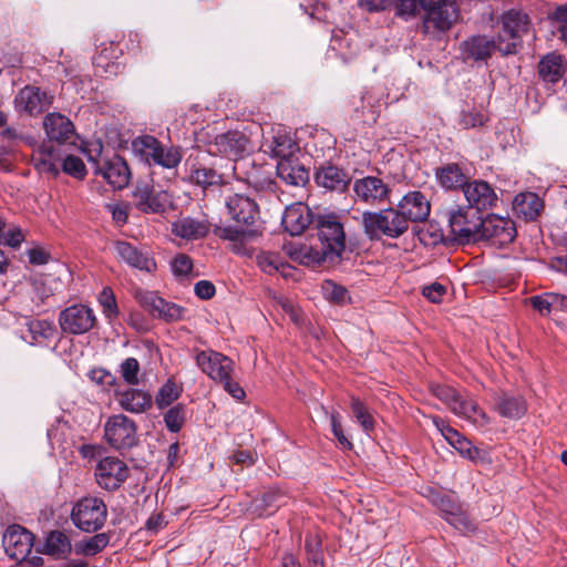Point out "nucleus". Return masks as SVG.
<instances>
[{"mask_svg":"<svg viewBox=\"0 0 567 567\" xmlns=\"http://www.w3.org/2000/svg\"><path fill=\"white\" fill-rule=\"evenodd\" d=\"M395 16L403 20L415 17L419 6L424 11L422 29L425 34L445 32L458 19V10L451 0H394Z\"/></svg>","mask_w":567,"mask_h":567,"instance_id":"1","label":"nucleus"},{"mask_svg":"<svg viewBox=\"0 0 567 567\" xmlns=\"http://www.w3.org/2000/svg\"><path fill=\"white\" fill-rule=\"evenodd\" d=\"M433 394L445 403L457 416L467 420L476 426L483 427L489 424V417L480 409L477 402L467 393L456 389L437 384L432 388Z\"/></svg>","mask_w":567,"mask_h":567,"instance_id":"2","label":"nucleus"},{"mask_svg":"<svg viewBox=\"0 0 567 567\" xmlns=\"http://www.w3.org/2000/svg\"><path fill=\"white\" fill-rule=\"evenodd\" d=\"M364 234L371 239L399 238L408 229V223L398 208H385L379 212H364L362 214Z\"/></svg>","mask_w":567,"mask_h":567,"instance_id":"3","label":"nucleus"},{"mask_svg":"<svg viewBox=\"0 0 567 567\" xmlns=\"http://www.w3.org/2000/svg\"><path fill=\"white\" fill-rule=\"evenodd\" d=\"M499 23L502 30L497 35V50L503 55L516 53L520 38L528 30V16L520 10L511 9L501 16Z\"/></svg>","mask_w":567,"mask_h":567,"instance_id":"4","label":"nucleus"},{"mask_svg":"<svg viewBox=\"0 0 567 567\" xmlns=\"http://www.w3.org/2000/svg\"><path fill=\"white\" fill-rule=\"evenodd\" d=\"M318 238L321 247L318 248L324 262L339 258L346 247L343 226L336 215L320 216L317 224Z\"/></svg>","mask_w":567,"mask_h":567,"instance_id":"5","label":"nucleus"},{"mask_svg":"<svg viewBox=\"0 0 567 567\" xmlns=\"http://www.w3.org/2000/svg\"><path fill=\"white\" fill-rule=\"evenodd\" d=\"M107 517V508L103 499L87 496L75 503L71 512L73 524L83 532L94 533L101 529Z\"/></svg>","mask_w":567,"mask_h":567,"instance_id":"6","label":"nucleus"},{"mask_svg":"<svg viewBox=\"0 0 567 567\" xmlns=\"http://www.w3.org/2000/svg\"><path fill=\"white\" fill-rule=\"evenodd\" d=\"M104 439L115 450L131 449L137 443V425L124 414L111 415L104 424Z\"/></svg>","mask_w":567,"mask_h":567,"instance_id":"7","label":"nucleus"},{"mask_svg":"<svg viewBox=\"0 0 567 567\" xmlns=\"http://www.w3.org/2000/svg\"><path fill=\"white\" fill-rule=\"evenodd\" d=\"M355 203L369 206H382L390 202L391 187L378 176L357 178L352 184Z\"/></svg>","mask_w":567,"mask_h":567,"instance_id":"8","label":"nucleus"},{"mask_svg":"<svg viewBox=\"0 0 567 567\" xmlns=\"http://www.w3.org/2000/svg\"><path fill=\"white\" fill-rule=\"evenodd\" d=\"M89 161L94 164V174L101 175L113 188L123 189L128 185L131 169L120 155L105 156L101 161L90 155Z\"/></svg>","mask_w":567,"mask_h":567,"instance_id":"9","label":"nucleus"},{"mask_svg":"<svg viewBox=\"0 0 567 567\" xmlns=\"http://www.w3.org/2000/svg\"><path fill=\"white\" fill-rule=\"evenodd\" d=\"M212 223L206 214L196 216L179 215L171 223V234L185 243H193L207 237Z\"/></svg>","mask_w":567,"mask_h":567,"instance_id":"10","label":"nucleus"},{"mask_svg":"<svg viewBox=\"0 0 567 567\" xmlns=\"http://www.w3.org/2000/svg\"><path fill=\"white\" fill-rule=\"evenodd\" d=\"M135 299L153 317L161 318L167 322L178 321L183 318L185 309L176 303L168 302L155 291L136 289Z\"/></svg>","mask_w":567,"mask_h":567,"instance_id":"11","label":"nucleus"},{"mask_svg":"<svg viewBox=\"0 0 567 567\" xmlns=\"http://www.w3.org/2000/svg\"><path fill=\"white\" fill-rule=\"evenodd\" d=\"M94 311L85 305H72L59 315L61 330L68 334H83L95 324Z\"/></svg>","mask_w":567,"mask_h":567,"instance_id":"12","label":"nucleus"},{"mask_svg":"<svg viewBox=\"0 0 567 567\" xmlns=\"http://www.w3.org/2000/svg\"><path fill=\"white\" fill-rule=\"evenodd\" d=\"M470 209L477 213L497 207L499 202L495 188L483 179L468 181L462 189Z\"/></svg>","mask_w":567,"mask_h":567,"instance_id":"13","label":"nucleus"},{"mask_svg":"<svg viewBox=\"0 0 567 567\" xmlns=\"http://www.w3.org/2000/svg\"><path fill=\"white\" fill-rule=\"evenodd\" d=\"M482 215L468 207H457L450 213V227L454 236L462 240H478Z\"/></svg>","mask_w":567,"mask_h":567,"instance_id":"14","label":"nucleus"},{"mask_svg":"<svg viewBox=\"0 0 567 567\" xmlns=\"http://www.w3.org/2000/svg\"><path fill=\"white\" fill-rule=\"evenodd\" d=\"M516 236V228L513 220L498 215H488L482 218V226L478 239H486L497 246L511 244Z\"/></svg>","mask_w":567,"mask_h":567,"instance_id":"15","label":"nucleus"},{"mask_svg":"<svg viewBox=\"0 0 567 567\" xmlns=\"http://www.w3.org/2000/svg\"><path fill=\"white\" fill-rule=\"evenodd\" d=\"M33 540L32 533L20 525L9 526L2 536L6 554L17 561H22L30 555Z\"/></svg>","mask_w":567,"mask_h":567,"instance_id":"16","label":"nucleus"},{"mask_svg":"<svg viewBox=\"0 0 567 567\" xmlns=\"http://www.w3.org/2000/svg\"><path fill=\"white\" fill-rule=\"evenodd\" d=\"M225 207L233 221L246 227H252L259 217L258 205L244 194L235 193L226 196Z\"/></svg>","mask_w":567,"mask_h":567,"instance_id":"17","label":"nucleus"},{"mask_svg":"<svg viewBox=\"0 0 567 567\" xmlns=\"http://www.w3.org/2000/svg\"><path fill=\"white\" fill-rule=\"evenodd\" d=\"M97 484L107 491L118 488L128 476V467L126 464L114 456L102 458L95 468Z\"/></svg>","mask_w":567,"mask_h":567,"instance_id":"18","label":"nucleus"},{"mask_svg":"<svg viewBox=\"0 0 567 567\" xmlns=\"http://www.w3.org/2000/svg\"><path fill=\"white\" fill-rule=\"evenodd\" d=\"M196 363L204 373L218 383L227 380V377L233 375L234 372L233 360L213 350L197 353Z\"/></svg>","mask_w":567,"mask_h":567,"instance_id":"19","label":"nucleus"},{"mask_svg":"<svg viewBox=\"0 0 567 567\" xmlns=\"http://www.w3.org/2000/svg\"><path fill=\"white\" fill-rule=\"evenodd\" d=\"M114 398L122 410L133 414L145 413L153 404V398L147 391L132 385L127 388L116 385Z\"/></svg>","mask_w":567,"mask_h":567,"instance_id":"20","label":"nucleus"},{"mask_svg":"<svg viewBox=\"0 0 567 567\" xmlns=\"http://www.w3.org/2000/svg\"><path fill=\"white\" fill-rule=\"evenodd\" d=\"M53 102V96L33 85H27L14 97L16 109L30 115L47 111Z\"/></svg>","mask_w":567,"mask_h":567,"instance_id":"21","label":"nucleus"},{"mask_svg":"<svg viewBox=\"0 0 567 567\" xmlns=\"http://www.w3.org/2000/svg\"><path fill=\"white\" fill-rule=\"evenodd\" d=\"M261 148L265 153L270 154L278 161L293 157L299 151V146L292 138L290 132L282 126L271 130L270 137H265Z\"/></svg>","mask_w":567,"mask_h":567,"instance_id":"22","label":"nucleus"},{"mask_svg":"<svg viewBox=\"0 0 567 567\" xmlns=\"http://www.w3.org/2000/svg\"><path fill=\"white\" fill-rule=\"evenodd\" d=\"M21 339L31 346H43L51 340L56 328L53 321L48 319H35L28 316L20 317Z\"/></svg>","mask_w":567,"mask_h":567,"instance_id":"23","label":"nucleus"},{"mask_svg":"<svg viewBox=\"0 0 567 567\" xmlns=\"http://www.w3.org/2000/svg\"><path fill=\"white\" fill-rule=\"evenodd\" d=\"M43 127L48 143H56L59 146L72 143L75 138L74 124L60 113H49L43 120Z\"/></svg>","mask_w":567,"mask_h":567,"instance_id":"24","label":"nucleus"},{"mask_svg":"<svg viewBox=\"0 0 567 567\" xmlns=\"http://www.w3.org/2000/svg\"><path fill=\"white\" fill-rule=\"evenodd\" d=\"M114 252L120 260L141 271L152 274L157 268L154 258L128 241L117 240Z\"/></svg>","mask_w":567,"mask_h":567,"instance_id":"25","label":"nucleus"},{"mask_svg":"<svg viewBox=\"0 0 567 567\" xmlns=\"http://www.w3.org/2000/svg\"><path fill=\"white\" fill-rule=\"evenodd\" d=\"M398 210L409 225L410 221L425 220L430 215L431 205L423 193L413 190L403 196Z\"/></svg>","mask_w":567,"mask_h":567,"instance_id":"26","label":"nucleus"},{"mask_svg":"<svg viewBox=\"0 0 567 567\" xmlns=\"http://www.w3.org/2000/svg\"><path fill=\"white\" fill-rule=\"evenodd\" d=\"M62 161V153L59 146L43 142L37 150L33 151L32 162L35 169L41 174H49L53 177L60 173V163Z\"/></svg>","mask_w":567,"mask_h":567,"instance_id":"27","label":"nucleus"},{"mask_svg":"<svg viewBox=\"0 0 567 567\" xmlns=\"http://www.w3.org/2000/svg\"><path fill=\"white\" fill-rule=\"evenodd\" d=\"M497 49V40L486 35H472L461 43V54L465 61L486 62Z\"/></svg>","mask_w":567,"mask_h":567,"instance_id":"28","label":"nucleus"},{"mask_svg":"<svg viewBox=\"0 0 567 567\" xmlns=\"http://www.w3.org/2000/svg\"><path fill=\"white\" fill-rule=\"evenodd\" d=\"M311 223L312 213L310 208L302 203L287 206L281 219L285 230L291 236L301 235Z\"/></svg>","mask_w":567,"mask_h":567,"instance_id":"29","label":"nucleus"},{"mask_svg":"<svg viewBox=\"0 0 567 567\" xmlns=\"http://www.w3.org/2000/svg\"><path fill=\"white\" fill-rule=\"evenodd\" d=\"M435 427L441 432L444 439L464 457L468 460H476L480 456V450L475 447L472 442L464 437L458 431L451 427L440 416L432 419Z\"/></svg>","mask_w":567,"mask_h":567,"instance_id":"30","label":"nucleus"},{"mask_svg":"<svg viewBox=\"0 0 567 567\" xmlns=\"http://www.w3.org/2000/svg\"><path fill=\"white\" fill-rule=\"evenodd\" d=\"M247 140L244 134L230 131L219 134L210 144L209 153L220 154L226 157L236 158L246 150Z\"/></svg>","mask_w":567,"mask_h":567,"instance_id":"31","label":"nucleus"},{"mask_svg":"<svg viewBox=\"0 0 567 567\" xmlns=\"http://www.w3.org/2000/svg\"><path fill=\"white\" fill-rule=\"evenodd\" d=\"M135 205L145 214H158L165 210V199L162 193H155L153 187L143 183L137 185L133 193Z\"/></svg>","mask_w":567,"mask_h":567,"instance_id":"32","label":"nucleus"},{"mask_svg":"<svg viewBox=\"0 0 567 567\" xmlns=\"http://www.w3.org/2000/svg\"><path fill=\"white\" fill-rule=\"evenodd\" d=\"M277 175L288 185L303 186L309 181V173L296 156L277 163Z\"/></svg>","mask_w":567,"mask_h":567,"instance_id":"33","label":"nucleus"},{"mask_svg":"<svg viewBox=\"0 0 567 567\" xmlns=\"http://www.w3.org/2000/svg\"><path fill=\"white\" fill-rule=\"evenodd\" d=\"M543 208L542 198L532 192L517 194L513 200V210L525 220H535Z\"/></svg>","mask_w":567,"mask_h":567,"instance_id":"34","label":"nucleus"},{"mask_svg":"<svg viewBox=\"0 0 567 567\" xmlns=\"http://www.w3.org/2000/svg\"><path fill=\"white\" fill-rule=\"evenodd\" d=\"M316 183L329 190L344 192L350 184V178L344 171L336 166H328L316 173Z\"/></svg>","mask_w":567,"mask_h":567,"instance_id":"35","label":"nucleus"},{"mask_svg":"<svg viewBox=\"0 0 567 567\" xmlns=\"http://www.w3.org/2000/svg\"><path fill=\"white\" fill-rule=\"evenodd\" d=\"M564 56L556 52L546 54L538 63V74L544 82L557 83L564 75Z\"/></svg>","mask_w":567,"mask_h":567,"instance_id":"36","label":"nucleus"},{"mask_svg":"<svg viewBox=\"0 0 567 567\" xmlns=\"http://www.w3.org/2000/svg\"><path fill=\"white\" fill-rule=\"evenodd\" d=\"M27 293L32 302V311L41 312L48 300L54 295V290L47 278L34 277L29 282Z\"/></svg>","mask_w":567,"mask_h":567,"instance_id":"37","label":"nucleus"},{"mask_svg":"<svg viewBox=\"0 0 567 567\" xmlns=\"http://www.w3.org/2000/svg\"><path fill=\"white\" fill-rule=\"evenodd\" d=\"M435 176L439 184L445 189H463L464 185L468 182L467 176L456 163H449L436 168Z\"/></svg>","mask_w":567,"mask_h":567,"instance_id":"38","label":"nucleus"},{"mask_svg":"<svg viewBox=\"0 0 567 567\" xmlns=\"http://www.w3.org/2000/svg\"><path fill=\"white\" fill-rule=\"evenodd\" d=\"M496 411L507 419H520L527 412V404L523 396L503 393L496 402Z\"/></svg>","mask_w":567,"mask_h":567,"instance_id":"39","label":"nucleus"},{"mask_svg":"<svg viewBox=\"0 0 567 567\" xmlns=\"http://www.w3.org/2000/svg\"><path fill=\"white\" fill-rule=\"evenodd\" d=\"M286 505V496L277 488H270L260 498L252 502V511L258 516L271 515L279 507Z\"/></svg>","mask_w":567,"mask_h":567,"instance_id":"40","label":"nucleus"},{"mask_svg":"<svg viewBox=\"0 0 567 567\" xmlns=\"http://www.w3.org/2000/svg\"><path fill=\"white\" fill-rule=\"evenodd\" d=\"M284 250L291 260L301 265L310 266L324 262L319 249L311 246L289 244L284 246Z\"/></svg>","mask_w":567,"mask_h":567,"instance_id":"41","label":"nucleus"},{"mask_svg":"<svg viewBox=\"0 0 567 567\" xmlns=\"http://www.w3.org/2000/svg\"><path fill=\"white\" fill-rule=\"evenodd\" d=\"M257 265L259 268L268 274L280 272L284 277L290 275V266L284 260L278 252L261 251L257 255Z\"/></svg>","mask_w":567,"mask_h":567,"instance_id":"42","label":"nucleus"},{"mask_svg":"<svg viewBox=\"0 0 567 567\" xmlns=\"http://www.w3.org/2000/svg\"><path fill=\"white\" fill-rule=\"evenodd\" d=\"M189 181L203 188L221 183L223 177L216 169L202 164H193L189 169Z\"/></svg>","mask_w":567,"mask_h":567,"instance_id":"43","label":"nucleus"},{"mask_svg":"<svg viewBox=\"0 0 567 567\" xmlns=\"http://www.w3.org/2000/svg\"><path fill=\"white\" fill-rule=\"evenodd\" d=\"M213 233L216 237L223 240H229L240 244L251 238L256 234V231L252 230L251 227H246L240 224L227 226L216 225L213 229Z\"/></svg>","mask_w":567,"mask_h":567,"instance_id":"44","label":"nucleus"},{"mask_svg":"<svg viewBox=\"0 0 567 567\" xmlns=\"http://www.w3.org/2000/svg\"><path fill=\"white\" fill-rule=\"evenodd\" d=\"M71 543L68 536L60 532H51L44 543V553L55 558H64L71 553Z\"/></svg>","mask_w":567,"mask_h":567,"instance_id":"45","label":"nucleus"},{"mask_svg":"<svg viewBox=\"0 0 567 567\" xmlns=\"http://www.w3.org/2000/svg\"><path fill=\"white\" fill-rule=\"evenodd\" d=\"M183 158V153L178 146H164L159 143L155 155L152 159V165H158L167 169L176 168Z\"/></svg>","mask_w":567,"mask_h":567,"instance_id":"46","label":"nucleus"},{"mask_svg":"<svg viewBox=\"0 0 567 567\" xmlns=\"http://www.w3.org/2000/svg\"><path fill=\"white\" fill-rule=\"evenodd\" d=\"M159 141L152 135H142L133 140L132 151L147 165H152V159L159 145Z\"/></svg>","mask_w":567,"mask_h":567,"instance_id":"47","label":"nucleus"},{"mask_svg":"<svg viewBox=\"0 0 567 567\" xmlns=\"http://www.w3.org/2000/svg\"><path fill=\"white\" fill-rule=\"evenodd\" d=\"M429 498L441 511L445 520L449 516H455L463 508L453 496L433 489H430Z\"/></svg>","mask_w":567,"mask_h":567,"instance_id":"48","label":"nucleus"},{"mask_svg":"<svg viewBox=\"0 0 567 567\" xmlns=\"http://www.w3.org/2000/svg\"><path fill=\"white\" fill-rule=\"evenodd\" d=\"M321 290L324 299L331 303L346 306L351 302V297L347 288L332 280H324L321 285Z\"/></svg>","mask_w":567,"mask_h":567,"instance_id":"49","label":"nucleus"},{"mask_svg":"<svg viewBox=\"0 0 567 567\" xmlns=\"http://www.w3.org/2000/svg\"><path fill=\"white\" fill-rule=\"evenodd\" d=\"M351 410L364 432L369 433L374 430L375 421L367 405L359 398H351Z\"/></svg>","mask_w":567,"mask_h":567,"instance_id":"50","label":"nucleus"},{"mask_svg":"<svg viewBox=\"0 0 567 567\" xmlns=\"http://www.w3.org/2000/svg\"><path fill=\"white\" fill-rule=\"evenodd\" d=\"M305 550L309 567H324L321 539L318 535H308L306 537Z\"/></svg>","mask_w":567,"mask_h":567,"instance_id":"51","label":"nucleus"},{"mask_svg":"<svg viewBox=\"0 0 567 567\" xmlns=\"http://www.w3.org/2000/svg\"><path fill=\"white\" fill-rule=\"evenodd\" d=\"M181 395V389L173 380H167L158 390L155 403L158 409L169 406Z\"/></svg>","mask_w":567,"mask_h":567,"instance_id":"52","label":"nucleus"},{"mask_svg":"<svg viewBox=\"0 0 567 567\" xmlns=\"http://www.w3.org/2000/svg\"><path fill=\"white\" fill-rule=\"evenodd\" d=\"M140 363L135 358H126L118 368L123 381L127 385L135 386L140 383Z\"/></svg>","mask_w":567,"mask_h":567,"instance_id":"53","label":"nucleus"},{"mask_svg":"<svg viewBox=\"0 0 567 567\" xmlns=\"http://www.w3.org/2000/svg\"><path fill=\"white\" fill-rule=\"evenodd\" d=\"M99 302L102 307L104 316L112 320L118 316V307L115 295L110 287H104L99 295Z\"/></svg>","mask_w":567,"mask_h":567,"instance_id":"54","label":"nucleus"},{"mask_svg":"<svg viewBox=\"0 0 567 567\" xmlns=\"http://www.w3.org/2000/svg\"><path fill=\"white\" fill-rule=\"evenodd\" d=\"M62 171L78 179H83L86 175V168L83 161L74 155H68L61 161Z\"/></svg>","mask_w":567,"mask_h":567,"instance_id":"55","label":"nucleus"},{"mask_svg":"<svg viewBox=\"0 0 567 567\" xmlns=\"http://www.w3.org/2000/svg\"><path fill=\"white\" fill-rule=\"evenodd\" d=\"M109 540L107 534H95L81 543V551L86 556L96 555L107 546Z\"/></svg>","mask_w":567,"mask_h":567,"instance_id":"56","label":"nucleus"},{"mask_svg":"<svg viewBox=\"0 0 567 567\" xmlns=\"http://www.w3.org/2000/svg\"><path fill=\"white\" fill-rule=\"evenodd\" d=\"M164 422L171 432H178L185 422L184 408L181 404L171 408L164 415Z\"/></svg>","mask_w":567,"mask_h":567,"instance_id":"57","label":"nucleus"},{"mask_svg":"<svg viewBox=\"0 0 567 567\" xmlns=\"http://www.w3.org/2000/svg\"><path fill=\"white\" fill-rule=\"evenodd\" d=\"M331 431L337 439L338 443L343 450H351L352 442L344 435L341 425V415L338 412H331L329 415Z\"/></svg>","mask_w":567,"mask_h":567,"instance_id":"58","label":"nucleus"},{"mask_svg":"<svg viewBox=\"0 0 567 567\" xmlns=\"http://www.w3.org/2000/svg\"><path fill=\"white\" fill-rule=\"evenodd\" d=\"M446 522L464 535L475 530L474 523L468 518L463 508H461L455 516H449Z\"/></svg>","mask_w":567,"mask_h":567,"instance_id":"59","label":"nucleus"},{"mask_svg":"<svg viewBox=\"0 0 567 567\" xmlns=\"http://www.w3.org/2000/svg\"><path fill=\"white\" fill-rule=\"evenodd\" d=\"M171 267L176 277H186L193 270V260L185 254H178L173 258Z\"/></svg>","mask_w":567,"mask_h":567,"instance_id":"60","label":"nucleus"},{"mask_svg":"<svg viewBox=\"0 0 567 567\" xmlns=\"http://www.w3.org/2000/svg\"><path fill=\"white\" fill-rule=\"evenodd\" d=\"M25 235L22 228L18 225H8L2 244L17 249L24 241Z\"/></svg>","mask_w":567,"mask_h":567,"instance_id":"61","label":"nucleus"},{"mask_svg":"<svg viewBox=\"0 0 567 567\" xmlns=\"http://www.w3.org/2000/svg\"><path fill=\"white\" fill-rule=\"evenodd\" d=\"M485 121L486 116L477 111H463L460 115V125L463 128L482 126Z\"/></svg>","mask_w":567,"mask_h":567,"instance_id":"62","label":"nucleus"},{"mask_svg":"<svg viewBox=\"0 0 567 567\" xmlns=\"http://www.w3.org/2000/svg\"><path fill=\"white\" fill-rule=\"evenodd\" d=\"M446 293V288L442 284L433 282L429 286H425L422 290V295L430 300L431 302L439 303L442 301L444 295Z\"/></svg>","mask_w":567,"mask_h":567,"instance_id":"63","label":"nucleus"},{"mask_svg":"<svg viewBox=\"0 0 567 567\" xmlns=\"http://www.w3.org/2000/svg\"><path fill=\"white\" fill-rule=\"evenodd\" d=\"M550 299H551V297H550L549 292L538 295V296H533L530 298V305L542 316H547L553 312Z\"/></svg>","mask_w":567,"mask_h":567,"instance_id":"64","label":"nucleus"}]
</instances>
